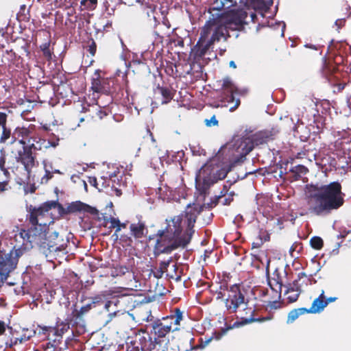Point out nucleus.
<instances>
[{"label":"nucleus","mask_w":351,"mask_h":351,"mask_svg":"<svg viewBox=\"0 0 351 351\" xmlns=\"http://www.w3.org/2000/svg\"><path fill=\"white\" fill-rule=\"evenodd\" d=\"M302 243H299V242H295L291 247V248L289 250V253L293 256L292 253L293 251H298V252L300 253V252L302 250Z\"/></svg>","instance_id":"obj_58"},{"label":"nucleus","mask_w":351,"mask_h":351,"mask_svg":"<svg viewBox=\"0 0 351 351\" xmlns=\"http://www.w3.org/2000/svg\"><path fill=\"white\" fill-rule=\"evenodd\" d=\"M89 42L90 43L88 46V51L91 54V56H95L97 51L96 43L95 42L94 39L91 37L89 38Z\"/></svg>","instance_id":"obj_55"},{"label":"nucleus","mask_w":351,"mask_h":351,"mask_svg":"<svg viewBox=\"0 0 351 351\" xmlns=\"http://www.w3.org/2000/svg\"><path fill=\"white\" fill-rule=\"evenodd\" d=\"M204 123L206 127L210 128L213 126H217L219 125V121L217 119L216 116L214 114L210 119H206L204 120Z\"/></svg>","instance_id":"obj_50"},{"label":"nucleus","mask_w":351,"mask_h":351,"mask_svg":"<svg viewBox=\"0 0 351 351\" xmlns=\"http://www.w3.org/2000/svg\"><path fill=\"white\" fill-rule=\"evenodd\" d=\"M45 169V175L41 178V184H46L47 182L53 178L52 171L48 169L47 162L46 160L43 161Z\"/></svg>","instance_id":"obj_34"},{"label":"nucleus","mask_w":351,"mask_h":351,"mask_svg":"<svg viewBox=\"0 0 351 351\" xmlns=\"http://www.w3.org/2000/svg\"><path fill=\"white\" fill-rule=\"evenodd\" d=\"M93 306L90 303L86 304V305L82 306L78 313V316L82 315L87 312H88L91 308Z\"/></svg>","instance_id":"obj_60"},{"label":"nucleus","mask_w":351,"mask_h":351,"mask_svg":"<svg viewBox=\"0 0 351 351\" xmlns=\"http://www.w3.org/2000/svg\"><path fill=\"white\" fill-rule=\"evenodd\" d=\"M29 143V145H27L26 146H23L22 151L27 152V150H28L29 152L32 153L33 149L36 150V145L35 142L31 141L30 143Z\"/></svg>","instance_id":"obj_62"},{"label":"nucleus","mask_w":351,"mask_h":351,"mask_svg":"<svg viewBox=\"0 0 351 351\" xmlns=\"http://www.w3.org/2000/svg\"><path fill=\"white\" fill-rule=\"evenodd\" d=\"M16 160L22 165L27 163L31 166H36V164H38L36 160V156L33 155V153H30L28 151L19 150L18 156L16 157Z\"/></svg>","instance_id":"obj_12"},{"label":"nucleus","mask_w":351,"mask_h":351,"mask_svg":"<svg viewBox=\"0 0 351 351\" xmlns=\"http://www.w3.org/2000/svg\"><path fill=\"white\" fill-rule=\"evenodd\" d=\"M286 290L285 291V295L289 293L291 291H297L299 293H301V285L299 284V280L295 279L293 281L291 284H289L286 286Z\"/></svg>","instance_id":"obj_33"},{"label":"nucleus","mask_w":351,"mask_h":351,"mask_svg":"<svg viewBox=\"0 0 351 351\" xmlns=\"http://www.w3.org/2000/svg\"><path fill=\"white\" fill-rule=\"evenodd\" d=\"M156 88L163 98L161 102L162 104H168L172 99L171 90L167 87L160 86V84H158Z\"/></svg>","instance_id":"obj_21"},{"label":"nucleus","mask_w":351,"mask_h":351,"mask_svg":"<svg viewBox=\"0 0 351 351\" xmlns=\"http://www.w3.org/2000/svg\"><path fill=\"white\" fill-rule=\"evenodd\" d=\"M230 302L232 304V312H237L239 306L245 302V295L244 294H240L237 298L235 296H231Z\"/></svg>","instance_id":"obj_27"},{"label":"nucleus","mask_w":351,"mask_h":351,"mask_svg":"<svg viewBox=\"0 0 351 351\" xmlns=\"http://www.w3.org/2000/svg\"><path fill=\"white\" fill-rule=\"evenodd\" d=\"M327 80L331 86L337 88V90H333L334 93H339L345 88L346 84L339 82V79L337 77L330 75V76L327 77Z\"/></svg>","instance_id":"obj_20"},{"label":"nucleus","mask_w":351,"mask_h":351,"mask_svg":"<svg viewBox=\"0 0 351 351\" xmlns=\"http://www.w3.org/2000/svg\"><path fill=\"white\" fill-rule=\"evenodd\" d=\"M337 300V297H328L324 298V300H319V298H317L312 302L311 311H313L314 313H319L324 311L328 304Z\"/></svg>","instance_id":"obj_11"},{"label":"nucleus","mask_w":351,"mask_h":351,"mask_svg":"<svg viewBox=\"0 0 351 351\" xmlns=\"http://www.w3.org/2000/svg\"><path fill=\"white\" fill-rule=\"evenodd\" d=\"M160 338L155 337L152 338V337H149L148 341L149 342V344L147 348V351H152L156 348V345L161 346L162 341L159 339Z\"/></svg>","instance_id":"obj_40"},{"label":"nucleus","mask_w":351,"mask_h":351,"mask_svg":"<svg viewBox=\"0 0 351 351\" xmlns=\"http://www.w3.org/2000/svg\"><path fill=\"white\" fill-rule=\"evenodd\" d=\"M274 275L276 276V284H278L279 285V295H278V300L280 299L281 298V291H282V280H281V276H280V274L278 272V268H276L274 272Z\"/></svg>","instance_id":"obj_51"},{"label":"nucleus","mask_w":351,"mask_h":351,"mask_svg":"<svg viewBox=\"0 0 351 351\" xmlns=\"http://www.w3.org/2000/svg\"><path fill=\"white\" fill-rule=\"evenodd\" d=\"M291 173L289 179L293 180H299L302 175L306 174L308 171V169L303 165H297L295 166H291L289 168Z\"/></svg>","instance_id":"obj_15"},{"label":"nucleus","mask_w":351,"mask_h":351,"mask_svg":"<svg viewBox=\"0 0 351 351\" xmlns=\"http://www.w3.org/2000/svg\"><path fill=\"white\" fill-rule=\"evenodd\" d=\"M80 4L87 9L93 10L96 7L97 0H82Z\"/></svg>","instance_id":"obj_45"},{"label":"nucleus","mask_w":351,"mask_h":351,"mask_svg":"<svg viewBox=\"0 0 351 351\" xmlns=\"http://www.w3.org/2000/svg\"><path fill=\"white\" fill-rule=\"evenodd\" d=\"M311 247L316 250H319L324 245L323 239L319 236H313L309 241Z\"/></svg>","instance_id":"obj_31"},{"label":"nucleus","mask_w":351,"mask_h":351,"mask_svg":"<svg viewBox=\"0 0 351 351\" xmlns=\"http://www.w3.org/2000/svg\"><path fill=\"white\" fill-rule=\"evenodd\" d=\"M136 1L142 4L145 14L147 18L151 19L156 12V5L150 3L149 0H136Z\"/></svg>","instance_id":"obj_19"},{"label":"nucleus","mask_w":351,"mask_h":351,"mask_svg":"<svg viewBox=\"0 0 351 351\" xmlns=\"http://www.w3.org/2000/svg\"><path fill=\"white\" fill-rule=\"evenodd\" d=\"M254 311H252L251 316L250 317H241L240 320H237L234 322L232 324L229 325V328H237L254 322Z\"/></svg>","instance_id":"obj_22"},{"label":"nucleus","mask_w":351,"mask_h":351,"mask_svg":"<svg viewBox=\"0 0 351 351\" xmlns=\"http://www.w3.org/2000/svg\"><path fill=\"white\" fill-rule=\"evenodd\" d=\"M59 140H60L59 137L54 135L53 138L49 139L47 141V142H43V143L45 144V149H47L50 147H57L58 145Z\"/></svg>","instance_id":"obj_44"},{"label":"nucleus","mask_w":351,"mask_h":351,"mask_svg":"<svg viewBox=\"0 0 351 351\" xmlns=\"http://www.w3.org/2000/svg\"><path fill=\"white\" fill-rule=\"evenodd\" d=\"M225 6L226 1L214 0L208 8H207L206 10L210 16L203 27L202 32L204 34H207L208 27L213 26L217 19H219L225 12H227L225 10Z\"/></svg>","instance_id":"obj_5"},{"label":"nucleus","mask_w":351,"mask_h":351,"mask_svg":"<svg viewBox=\"0 0 351 351\" xmlns=\"http://www.w3.org/2000/svg\"><path fill=\"white\" fill-rule=\"evenodd\" d=\"M6 328L10 330V333L12 332V327L10 326L9 324H5L3 321L0 320V335H3L5 331Z\"/></svg>","instance_id":"obj_59"},{"label":"nucleus","mask_w":351,"mask_h":351,"mask_svg":"<svg viewBox=\"0 0 351 351\" xmlns=\"http://www.w3.org/2000/svg\"><path fill=\"white\" fill-rule=\"evenodd\" d=\"M37 335H45V336H49L50 334L52 332L53 330V326H41L38 324L37 326Z\"/></svg>","instance_id":"obj_36"},{"label":"nucleus","mask_w":351,"mask_h":351,"mask_svg":"<svg viewBox=\"0 0 351 351\" xmlns=\"http://www.w3.org/2000/svg\"><path fill=\"white\" fill-rule=\"evenodd\" d=\"M173 318H177V319H179L180 320L182 319L183 318V312L178 308H175V313L174 315H171L169 316H167L166 317H163L162 319H173Z\"/></svg>","instance_id":"obj_54"},{"label":"nucleus","mask_w":351,"mask_h":351,"mask_svg":"<svg viewBox=\"0 0 351 351\" xmlns=\"http://www.w3.org/2000/svg\"><path fill=\"white\" fill-rule=\"evenodd\" d=\"M202 37L203 36L201 35L197 43L191 49V54L195 60L203 58L206 53H208V51L212 47L214 43L217 41L216 39L217 37L213 38L212 35L210 38L206 40V42L203 45L201 43V39Z\"/></svg>","instance_id":"obj_10"},{"label":"nucleus","mask_w":351,"mask_h":351,"mask_svg":"<svg viewBox=\"0 0 351 351\" xmlns=\"http://www.w3.org/2000/svg\"><path fill=\"white\" fill-rule=\"evenodd\" d=\"M317 265H318V268L317 269V270L315 271V272L314 274H311L308 276V278L307 279V282H306V284H307L308 282L311 285H313V284H316L317 283V280L315 278H312L313 276H315L317 274V272H319L321 269H322V266L320 265V263H317Z\"/></svg>","instance_id":"obj_56"},{"label":"nucleus","mask_w":351,"mask_h":351,"mask_svg":"<svg viewBox=\"0 0 351 351\" xmlns=\"http://www.w3.org/2000/svg\"><path fill=\"white\" fill-rule=\"evenodd\" d=\"M273 3L274 0H263L254 8L262 17H265V14L270 10Z\"/></svg>","instance_id":"obj_16"},{"label":"nucleus","mask_w":351,"mask_h":351,"mask_svg":"<svg viewBox=\"0 0 351 351\" xmlns=\"http://www.w3.org/2000/svg\"><path fill=\"white\" fill-rule=\"evenodd\" d=\"M247 16V12L244 9H239L226 19L221 25L215 27L213 37H218L216 38L217 41L222 38L224 40H227L228 38L231 37L237 38L239 36V32L245 28Z\"/></svg>","instance_id":"obj_3"},{"label":"nucleus","mask_w":351,"mask_h":351,"mask_svg":"<svg viewBox=\"0 0 351 351\" xmlns=\"http://www.w3.org/2000/svg\"><path fill=\"white\" fill-rule=\"evenodd\" d=\"M248 91L249 90L246 87L240 88L237 86H236L234 90L232 92V95L234 96L235 95H238L240 96H245L247 94Z\"/></svg>","instance_id":"obj_53"},{"label":"nucleus","mask_w":351,"mask_h":351,"mask_svg":"<svg viewBox=\"0 0 351 351\" xmlns=\"http://www.w3.org/2000/svg\"><path fill=\"white\" fill-rule=\"evenodd\" d=\"M84 202L80 200L72 202L68 204V210L69 215L77 213H82L84 210Z\"/></svg>","instance_id":"obj_23"},{"label":"nucleus","mask_w":351,"mask_h":351,"mask_svg":"<svg viewBox=\"0 0 351 351\" xmlns=\"http://www.w3.org/2000/svg\"><path fill=\"white\" fill-rule=\"evenodd\" d=\"M25 247L21 245V247L15 249V247L8 253L10 254V259L13 262H16V266L18 264L19 258L23 254Z\"/></svg>","instance_id":"obj_25"},{"label":"nucleus","mask_w":351,"mask_h":351,"mask_svg":"<svg viewBox=\"0 0 351 351\" xmlns=\"http://www.w3.org/2000/svg\"><path fill=\"white\" fill-rule=\"evenodd\" d=\"M231 330L230 328H229V325L228 326H226L225 328H223L221 329V330L220 332H217V331H214L213 332V335H212V337H213V339H215V340H220L221 339V337L225 335L227 332L228 330Z\"/></svg>","instance_id":"obj_42"},{"label":"nucleus","mask_w":351,"mask_h":351,"mask_svg":"<svg viewBox=\"0 0 351 351\" xmlns=\"http://www.w3.org/2000/svg\"><path fill=\"white\" fill-rule=\"evenodd\" d=\"M33 210H38V214H43L45 215V213L48 212L52 208H57L58 211L59 216L57 218H53L54 220L60 218H64L65 216L69 215L68 209V206L64 208L62 204L59 202L58 199L57 198L55 200H48L46 201L38 206L32 207Z\"/></svg>","instance_id":"obj_7"},{"label":"nucleus","mask_w":351,"mask_h":351,"mask_svg":"<svg viewBox=\"0 0 351 351\" xmlns=\"http://www.w3.org/2000/svg\"><path fill=\"white\" fill-rule=\"evenodd\" d=\"M120 240L123 242L127 247H132L133 239L132 237L128 236L126 234H121L120 237Z\"/></svg>","instance_id":"obj_52"},{"label":"nucleus","mask_w":351,"mask_h":351,"mask_svg":"<svg viewBox=\"0 0 351 351\" xmlns=\"http://www.w3.org/2000/svg\"><path fill=\"white\" fill-rule=\"evenodd\" d=\"M58 232L56 230H51L50 229V226H48L47 230L46 231V236H44L40 246L43 247H47V249L49 250V252H62L66 254V252H65V250L66 244H58L56 242V241L58 239Z\"/></svg>","instance_id":"obj_6"},{"label":"nucleus","mask_w":351,"mask_h":351,"mask_svg":"<svg viewBox=\"0 0 351 351\" xmlns=\"http://www.w3.org/2000/svg\"><path fill=\"white\" fill-rule=\"evenodd\" d=\"M130 344L132 347L130 346L127 347V351H144L143 348H139L138 346H136V341H131Z\"/></svg>","instance_id":"obj_64"},{"label":"nucleus","mask_w":351,"mask_h":351,"mask_svg":"<svg viewBox=\"0 0 351 351\" xmlns=\"http://www.w3.org/2000/svg\"><path fill=\"white\" fill-rule=\"evenodd\" d=\"M131 234L136 239L142 238L146 233H145L141 228V226L136 223H131L130 226Z\"/></svg>","instance_id":"obj_29"},{"label":"nucleus","mask_w":351,"mask_h":351,"mask_svg":"<svg viewBox=\"0 0 351 351\" xmlns=\"http://www.w3.org/2000/svg\"><path fill=\"white\" fill-rule=\"evenodd\" d=\"M269 138V135L267 132L260 131L250 136L242 137L241 139L247 147L252 145V151L255 147L267 143Z\"/></svg>","instance_id":"obj_9"},{"label":"nucleus","mask_w":351,"mask_h":351,"mask_svg":"<svg viewBox=\"0 0 351 351\" xmlns=\"http://www.w3.org/2000/svg\"><path fill=\"white\" fill-rule=\"evenodd\" d=\"M222 1H226V6L225 10L228 12H230L231 14L232 13L236 12L239 8L238 9H232V7H234L237 5V1L233 0H222Z\"/></svg>","instance_id":"obj_43"},{"label":"nucleus","mask_w":351,"mask_h":351,"mask_svg":"<svg viewBox=\"0 0 351 351\" xmlns=\"http://www.w3.org/2000/svg\"><path fill=\"white\" fill-rule=\"evenodd\" d=\"M163 243H162L161 239H156V244L154 247V255L155 257H158L160 254H163L160 252L162 249Z\"/></svg>","instance_id":"obj_46"},{"label":"nucleus","mask_w":351,"mask_h":351,"mask_svg":"<svg viewBox=\"0 0 351 351\" xmlns=\"http://www.w3.org/2000/svg\"><path fill=\"white\" fill-rule=\"evenodd\" d=\"M31 141H34L36 143V150H41L43 148L45 149V144L43 143V142H47V140L42 138L39 135L34 134V135L31 136L29 137V138L27 140V142L30 143Z\"/></svg>","instance_id":"obj_26"},{"label":"nucleus","mask_w":351,"mask_h":351,"mask_svg":"<svg viewBox=\"0 0 351 351\" xmlns=\"http://www.w3.org/2000/svg\"><path fill=\"white\" fill-rule=\"evenodd\" d=\"M20 235L23 239H26L27 240H29L31 237H32V232H30V228L28 229L27 230H22L21 232H20Z\"/></svg>","instance_id":"obj_63"},{"label":"nucleus","mask_w":351,"mask_h":351,"mask_svg":"<svg viewBox=\"0 0 351 351\" xmlns=\"http://www.w3.org/2000/svg\"><path fill=\"white\" fill-rule=\"evenodd\" d=\"M36 207L30 204L27 206V210L29 213V221L31 223L30 232H32V237H38L42 243L44 236H46V231L47 230L48 226L54 223V219L47 224L46 223H38V216H44L43 214H38V210H33L32 208Z\"/></svg>","instance_id":"obj_4"},{"label":"nucleus","mask_w":351,"mask_h":351,"mask_svg":"<svg viewBox=\"0 0 351 351\" xmlns=\"http://www.w3.org/2000/svg\"><path fill=\"white\" fill-rule=\"evenodd\" d=\"M223 197H224V193H220L218 195H215L211 197L209 202L204 204V209L208 208L210 210L215 208L219 204L220 199Z\"/></svg>","instance_id":"obj_32"},{"label":"nucleus","mask_w":351,"mask_h":351,"mask_svg":"<svg viewBox=\"0 0 351 351\" xmlns=\"http://www.w3.org/2000/svg\"><path fill=\"white\" fill-rule=\"evenodd\" d=\"M83 206H84V210H83L82 213H87L92 215L96 216L97 217L96 219L98 221H101V218L99 216V211L96 207L92 206H90L86 203H84V202Z\"/></svg>","instance_id":"obj_28"},{"label":"nucleus","mask_w":351,"mask_h":351,"mask_svg":"<svg viewBox=\"0 0 351 351\" xmlns=\"http://www.w3.org/2000/svg\"><path fill=\"white\" fill-rule=\"evenodd\" d=\"M102 82H103V80H100L99 79H93L91 88L93 89V92L100 93Z\"/></svg>","instance_id":"obj_49"},{"label":"nucleus","mask_w":351,"mask_h":351,"mask_svg":"<svg viewBox=\"0 0 351 351\" xmlns=\"http://www.w3.org/2000/svg\"><path fill=\"white\" fill-rule=\"evenodd\" d=\"M171 330V325L162 326L160 328L155 331V335L158 338L165 337Z\"/></svg>","instance_id":"obj_37"},{"label":"nucleus","mask_w":351,"mask_h":351,"mask_svg":"<svg viewBox=\"0 0 351 351\" xmlns=\"http://www.w3.org/2000/svg\"><path fill=\"white\" fill-rule=\"evenodd\" d=\"M280 25H282V30H281V36L284 37L285 35V31L286 28V24L282 21H276L274 24H271L270 27H272L273 28L276 29V27H278ZM269 26V25H268Z\"/></svg>","instance_id":"obj_57"},{"label":"nucleus","mask_w":351,"mask_h":351,"mask_svg":"<svg viewBox=\"0 0 351 351\" xmlns=\"http://www.w3.org/2000/svg\"><path fill=\"white\" fill-rule=\"evenodd\" d=\"M229 291L232 293V296H235L236 298L240 295L243 294L240 289V284H234L229 288Z\"/></svg>","instance_id":"obj_47"},{"label":"nucleus","mask_w":351,"mask_h":351,"mask_svg":"<svg viewBox=\"0 0 351 351\" xmlns=\"http://www.w3.org/2000/svg\"><path fill=\"white\" fill-rule=\"evenodd\" d=\"M311 307L309 308H307L306 307H301L298 308H294L291 310L287 316V324H291L295 320H296L300 315H302L304 313H314L313 311H311Z\"/></svg>","instance_id":"obj_14"},{"label":"nucleus","mask_w":351,"mask_h":351,"mask_svg":"<svg viewBox=\"0 0 351 351\" xmlns=\"http://www.w3.org/2000/svg\"><path fill=\"white\" fill-rule=\"evenodd\" d=\"M236 84L233 82L230 77H226L223 79L222 88L228 98V102H234V96L232 95V92L236 87Z\"/></svg>","instance_id":"obj_13"},{"label":"nucleus","mask_w":351,"mask_h":351,"mask_svg":"<svg viewBox=\"0 0 351 351\" xmlns=\"http://www.w3.org/2000/svg\"><path fill=\"white\" fill-rule=\"evenodd\" d=\"M37 330L38 328L35 329L34 328L30 329L27 328L25 330V332L20 337L19 343L26 341L29 340L31 337L37 335Z\"/></svg>","instance_id":"obj_35"},{"label":"nucleus","mask_w":351,"mask_h":351,"mask_svg":"<svg viewBox=\"0 0 351 351\" xmlns=\"http://www.w3.org/2000/svg\"><path fill=\"white\" fill-rule=\"evenodd\" d=\"M204 206L205 204L199 205L193 204V206H191V203L187 204L184 211L187 231L192 232V230H195L194 226L196 222L197 217L203 211Z\"/></svg>","instance_id":"obj_8"},{"label":"nucleus","mask_w":351,"mask_h":351,"mask_svg":"<svg viewBox=\"0 0 351 351\" xmlns=\"http://www.w3.org/2000/svg\"><path fill=\"white\" fill-rule=\"evenodd\" d=\"M194 232L195 230H192V232L186 230V233L176 238L182 248H185L190 243Z\"/></svg>","instance_id":"obj_24"},{"label":"nucleus","mask_w":351,"mask_h":351,"mask_svg":"<svg viewBox=\"0 0 351 351\" xmlns=\"http://www.w3.org/2000/svg\"><path fill=\"white\" fill-rule=\"evenodd\" d=\"M62 326L60 328L61 333H64L70 328V324L69 322L61 321L59 317H58L57 321H56V326Z\"/></svg>","instance_id":"obj_48"},{"label":"nucleus","mask_w":351,"mask_h":351,"mask_svg":"<svg viewBox=\"0 0 351 351\" xmlns=\"http://www.w3.org/2000/svg\"><path fill=\"white\" fill-rule=\"evenodd\" d=\"M293 159L292 158L290 160H280L278 162V167L280 170L278 173V178L285 180L284 176L287 174L288 173H290L289 168L291 166H293Z\"/></svg>","instance_id":"obj_17"},{"label":"nucleus","mask_w":351,"mask_h":351,"mask_svg":"<svg viewBox=\"0 0 351 351\" xmlns=\"http://www.w3.org/2000/svg\"><path fill=\"white\" fill-rule=\"evenodd\" d=\"M252 146L247 147L241 140L238 146L240 154L232 161L225 165H219L217 158L209 159L197 171L195 175V189L204 199L208 195L210 188L219 180L224 179L236 165L244 162L246 156L252 152Z\"/></svg>","instance_id":"obj_2"},{"label":"nucleus","mask_w":351,"mask_h":351,"mask_svg":"<svg viewBox=\"0 0 351 351\" xmlns=\"http://www.w3.org/2000/svg\"><path fill=\"white\" fill-rule=\"evenodd\" d=\"M110 83V81L103 80L101 88L100 93H101L102 95L108 97V99L106 101V103L108 104H111L113 101V97H112L113 90L111 88Z\"/></svg>","instance_id":"obj_18"},{"label":"nucleus","mask_w":351,"mask_h":351,"mask_svg":"<svg viewBox=\"0 0 351 351\" xmlns=\"http://www.w3.org/2000/svg\"><path fill=\"white\" fill-rule=\"evenodd\" d=\"M6 122H4L3 124L1 125L2 127L3 131L2 134L0 138V143H4L5 141L10 138L11 136V130L8 128L5 125Z\"/></svg>","instance_id":"obj_38"},{"label":"nucleus","mask_w":351,"mask_h":351,"mask_svg":"<svg viewBox=\"0 0 351 351\" xmlns=\"http://www.w3.org/2000/svg\"><path fill=\"white\" fill-rule=\"evenodd\" d=\"M278 169H279L278 162L274 166L266 167L264 169L263 175H273L274 178H277L276 175L278 173Z\"/></svg>","instance_id":"obj_39"},{"label":"nucleus","mask_w":351,"mask_h":351,"mask_svg":"<svg viewBox=\"0 0 351 351\" xmlns=\"http://www.w3.org/2000/svg\"><path fill=\"white\" fill-rule=\"evenodd\" d=\"M36 189H37V187L34 182L30 183V180L29 181L28 180L26 183L24 182L23 190H24L25 194L34 193H35Z\"/></svg>","instance_id":"obj_41"},{"label":"nucleus","mask_w":351,"mask_h":351,"mask_svg":"<svg viewBox=\"0 0 351 351\" xmlns=\"http://www.w3.org/2000/svg\"><path fill=\"white\" fill-rule=\"evenodd\" d=\"M190 149H191V151L193 156H200L204 151V149H202L201 147H195L193 145V146L190 145Z\"/></svg>","instance_id":"obj_61"},{"label":"nucleus","mask_w":351,"mask_h":351,"mask_svg":"<svg viewBox=\"0 0 351 351\" xmlns=\"http://www.w3.org/2000/svg\"><path fill=\"white\" fill-rule=\"evenodd\" d=\"M40 49L43 52L44 57L47 60H51L52 59L53 51L50 49V41L43 43L40 46Z\"/></svg>","instance_id":"obj_30"},{"label":"nucleus","mask_w":351,"mask_h":351,"mask_svg":"<svg viewBox=\"0 0 351 351\" xmlns=\"http://www.w3.org/2000/svg\"><path fill=\"white\" fill-rule=\"evenodd\" d=\"M308 203L312 202L308 210L318 217H326L338 210L345 204L346 194L339 181L328 184L311 183L306 185Z\"/></svg>","instance_id":"obj_1"}]
</instances>
